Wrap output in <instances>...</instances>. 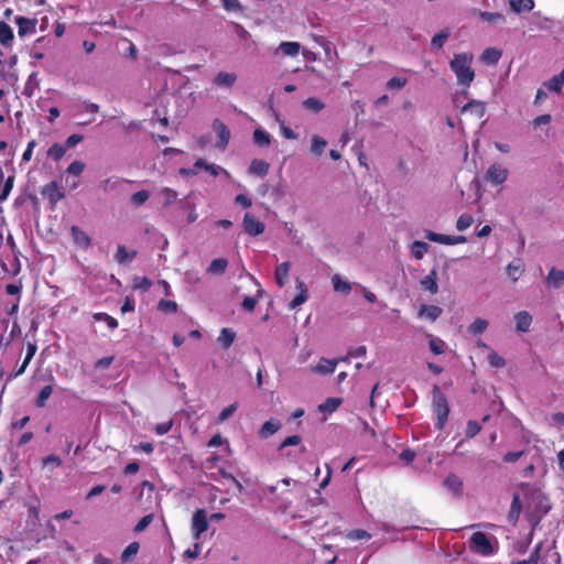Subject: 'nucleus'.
<instances>
[{
	"label": "nucleus",
	"instance_id": "f257e3e1",
	"mask_svg": "<svg viewBox=\"0 0 564 564\" xmlns=\"http://www.w3.org/2000/svg\"><path fill=\"white\" fill-rule=\"evenodd\" d=\"M474 55L470 52L455 53L449 61V68L456 77L459 87L469 88L475 79L473 68Z\"/></svg>",
	"mask_w": 564,
	"mask_h": 564
},
{
	"label": "nucleus",
	"instance_id": "f03ea898",
	"mask_svg": "<svg viewBox=\"0 0 564 564\" xmlns=\"http://www.w3.org/2000/svg\"><path fill=\"white\" fill-rule=\"evenodd\" d=\"M469 550L481 556H491L498 551V541L484 532H475L468 542Z\"/></svg>",
	"mask_w": 564,
	"mask_h": 564
},
{
	"label": "nucleus",
	"instance_id": "7ed1b4c3",
	"mask_svg": "<svg viewBox=\"0 0 564 564\" xmlns=\"http://www.w3.org/2000/svg\"><path fill=\"white\" fill-rule=\"evenodd\" d=\"M433 412L436 416L435 426L442 430L447 421L449 408L446 398L438 387L433 389Z\"/></svg>",
	"mask_w": 564,
	"mask_h": 564
},
{
	"label": "nucleus",
	"instance_id": "20e7f679",
	"mask_svg": "<svg viewBox=\"0 0 564 564\" xmlns=\"http://www.w3.org/2000/svg\"><path fill=\"white\" fill-rule=\"evenodd\" d=\"M208 529L207 512L204 509H197L192 518L191 531L193 538L198 541L202 534Z\"/></svg>",
	"mask_w": 564,
	"mask_h": 564
},
{
	"label": "nucleus",
	"instance_id": "39448f33",
	"mask_svg": "<svg viewBox=\"0 0 564 564\" xmlns=\"http://www.w3.org/2000/svg\"><path fill=\"white\" fill-rule=\"evenodd\" d=\"M508 175L509 171L507 167L502 166L500 163H494L488 167L485 178L492 185H501L507 181Z\"/></svg>",
	"mask_w": 564,
	"mask_h": 564
},
{
	"label": "nucleus",
	"instance_id": "423d86ee",
	"mask_svg": "<svg viewBox=\"0 0 564 564\" xmlns=\"http://www.w3.org/2000/svg\"><path fill=\"white\" fill-rule=\"evenodd\" d=\"M212 127L214 132L217 134L216 148L219 150H225L230 140V130L219 119H215Z\"/></svg>",
	"mask_w": 564,
	"mask_h": 564
},
{
	"label": "nucleus",
	"instance_id": "0eeeda50",
	"mask_svg": "<svg viewBox=\"0 0 564 564\" xmlns=\"http://www.w3.org/2000/svg\"><path fill=\"white\" fill-rule=\"evenodd\" d=\"M243 230L250 236H259L263 234L265 226L254 215L247 213L242 220Z\"/></svg>",
	"mask_w": 564,
	"mask_h": 564
},
{
	"label": "nucleus",
	"instance_id": "6e6552de",
	"mask_svg": "<svg viewBox=\"0 0 564 564\" xmlns=\"http://www.w3.org/2000/svg\"><path fill=\"white\" fill-rule=\"evenodd\" d=\"M15 23L18 25V33L20 36L34 34L36 31V20L28 19L24 17H17Z\"/></svg>",
	"mask_w": 564,
	"mask_h": 564
},
{
	"label": "nucleus",
	"instance_id": "1a4fd4ad",
	"mask_svg": "<svg viewBox=\"0 0 564 564\" xmlns=\"http://www.w3.org/2000/svg\"><path fill=\"white\" fill-rule=\"evenodd\" d=\"M42 194L52 203L55 204L64 198V193L61 191L56 182H51L42 189Z\"/></svg>",
	"mask_w": 564,
	"mask_h": 564
},
{
	"label": "nucleus",
	"instance_id": "9d476101",
	"mask_svg": "<svg viewBox=\"0 0 564 564\" xmlns=\"http://www.w3.org/2000/svg\"><path fill=\"white\" fill-rule=\"evenodd\" d=\"M516 329L519 333H527L532 324V316L527 311L518 312L514 315Z\"/></svg>",
	"mask_w": 564,
	"mask_h": 564
},
{
	"label": "nucleus",
	"instance_id": "9b49d317",
	"mask_svg": "<svg viewBox=\"0 0 564 564\" xmlns=\"http://www.w3.org/2000/svg\"><path fill=\"white\" fill-rule=\"evenodd\" d=\"M237 80L235 73L219 72L215 78L214 84L219 88H231Z\"/></svg>",
	"mask_w": 564,
	"mask_h": 564
},
{
	"label": "nucleus",
	"instance_id": "f8f14e48",
	"mask_svg": "<svg viewBox=\"0 0 564 564\" xmlns=\"http://www.w3.org/2000/svg\"><path fill=\"white\" fill-rule=\"evenodd\" d=\"M442 312L440 306L423 304L419 310V317L435 322L441 316Z\"/></svg>",
	"mask_w": 564,
	"mask_h": 564
},
{
	"label": "nucleus",
	"instance_id": "ddd939ff",
	"mask_svg": "<svg viewBox=\"0 0 564 564\" xmlns=\"http://www.w3.org/2000/svg\"><path fill=\"white\" fill-rule=\"evenodd\" d=\"M290 262L280 263L274 271V281L279 288H283L289 282Z\"/></svg>",
	"mask_w": 564,
	"mask_h": 564
},
{
	"label": "nucleus",
	"instance_id": "4468645a",
	"mask_svg": "<svg viewBox=\"0 0 564 564\" xmlns=\"http://www.w3.org/2000/svg\"><path fill=\"white\" fill-rule=\"evenodd\" d=\"M546 284L554 289H560L564 284V271L552 268L546 275Z\"/></svg>",
	"mask_w": 564,
	"mask_h": 564
},
{
	"label": "nucleus",
	"instance_id": "2eb2a0df",
	"mask_svg": "<svg viewBox=\"0 0 564 564\" xmlns=\"http://www.w3.org/2000/svg\"><path fill=\"white\" fill-rule=\"evenodd\" d=\"M478 17L488 22L491 25H501L506 23V17L499 12H488V11H476Z\"/></svg>",
	"mask_w": 564,
	"mask_h": 564
},
{
	"label": "nucleus",
	"instance_id": "dca6fc26",
	"mask_svg": "<svg viewBox=\"0 0 564 564\" xmlns=\"http://www.w3.org/2000/svg\"><path fill=\"white\" fill-rule=\"evenodd\" d=\"M70 234H72V238H73L74 242L77 246H79L84 249L89 248L91 241H90V238L88 237V235L84 230H82L77 226H73L70 229Z\"/></svg>",
	"mask_w": 564,
	"mask_h": 564
},
{
	"label": "nucleus",
	"instance_id": "f3484780",
	"mask_svg": "<svg viewBox=\"0 0 564 564\" xmlns=\"http://www.w3.org/2000/svg\"><path fill=\"white\" fill-rule=\"evenodd\" d=\"M507 274L508 276L513 281H518L521 274L524 272V264L521 259H514L511 261L507 268Z\"/></svg>",
	"mask_w": 564,
	"mask_h": 564
},
{
	"label": "nucleus",
	"instance_id": "a211bd4d",
	"mask_svg": "<svg viewBox=\"0 0 564 564\" xmlns=\"http://www.w3.org/2000/svg\"><path fill=\"white\" fill-rule=\"evenodd\" d=\"M338 360L322 358L318 364L313 368V371L321 375L333 373L336 369Z\"/></svg>",
	"mask_w": 564,
	"mask_h": 564
},
{
	"label": "nucleus",
	"instance_id": "6ab92c4d",
	"mask_svg": "<svg viewBox=\"0 0 564 564\" xmlns=\"http://www.w3.org/2000/svg\"><path fill=\"white\" fill-rule=\"evenodd\" d=\"M467 111L480 119L485 115L486 106L480 100H471L462 108V112Z\"/></svg>",
	"mask_w": 564,
	"mask_h": 564
},
{
	"label": "nucleus",
	"instance_id": "aec40b11",
	"mask_svg": "<svg viewBox=\"0 0 564 564\" xmlns=\"http://www.w3.org/2000/svg\"><path fill=\"white\" fill-rule=\"evenodd\" d=\"M501 57V51L495 47L486 48L480 55V62L487 65H496Z\"/></svg>",
	"mask_w": 564,
	"mask_h": 564
},
{
	"label": "nucleus",
	"instance_id": "412c9836",
	"mask_svg": "<svg viewBox=\"0 0 564 564\" xmlns=\"http://www.w3.org/2000/svg\"><path fill=\"white\" fill-rule=\"evenodd\" d=\"M421 285L424 290L430 291L432 294L438 292L437 273L432 270L426 276L421 280Z\"/></svg>",
	"mask_w": 564,
	"mask_h": 564
},
{
	"label": "nucleus",
	"instance_id": "4be33fe9",
	"mask_svg": "<svg viewBox=\"0 0 564 564\" xmlns=\"http://www.w3.org/2000/svg\"><path fill=\"white\" fill-rule=\"evenodd\" d=\"M39 507L37 506H29L28 508V519H26V529L31 532L35 531L40 525V517H39Z\"/></svg>",
	"mask_w": 564,
	"mask_h": 564
},
{
	"label": "nucleus",
	"instance_id": "5701e85b",
	"mask_svg": "<svg viewBox=\"0 0 564 564\" xmlns=\"http://www.w3.org/2000/svg\"><path fill=\"white\" fill-rule=\"evenodd\" d=\"M281 429V424L279 421L269 420L264 422L259 430V435L262 438H268L271 435L275 434Z\"/></svg>",
	"mask_w": 564,
	"mask_h": 564
},
{
	"label": "nucleus",
	"instance_id": "b1692460",
	"mask_svg": "<svg viewBox=\"0 0 564 564\" xmlns=\"http://www.w3.org/2000/svg\"><path fill=\"white\" fill-rule=\"evenodd\" d=\"M270 164L263 160L254 159L250 163L249 173L258 176H264L268 174Z\"/></svg>",
	"mask_w": 564,
	"mask_h": 564
},
{
	"label": "nucleus",
	"instance_id": "393cba45",
	"mask_svg": "<svg viewBox=\"0 0 564 564\" xmlns=\"http://www.w3.org/2000/svg\"><path fill=\"white\" fill-rule=\"evenodd\" d=\"M509 7L514 13L529 12L534 8L533 0H510Z\"/></svg>",
	"mask_w": 564,
	"mask_h": 564
},
{
	"label": "nucleus",
	"instance_id": "a878e982",
	"mask_svg": "<svg viewBox=\"0 0 564 564\" xmlns=\"http://www.w3.org/2000/svg\"><path fill=\"white\" fill-rule=\"evenodd\" d=\"M424 235H425V238L430 241L442 243V245H447V246L454 245V236L442 235V234H437V232H434L431 230H425Z\"/></svg>",
	"mask_w": 564,
	"mask_h": 564
},
{
	"label": "nucleus",
	"instance_id": "bb28decb",
	"mask_svg": "<svg viewBox=\"0 0 564 564\" xmlns=\"http://www.w3.org/2000/svg\"><path fill=\"white\" fill-rule=\"evenodd\" d=\"M296 288L299 290V294L290 303V308L292 310L305 303L308 297L307 290L302 281H296Z\"/></svg>",
	"mask_w": 564,
	"mask_h": 564
},
{
	"label": "nucleus",
	"instance_id": "cd10ccee",
	"mask_svg": "<svg viewBox=\"0 0 564 564\" xmlns=\"http://www.w3.org/2000/svg\"><path fill=\"white\" fill-rule=\"evenodd\" d=\"M444 486L454 495H460L463 481L458 476L451 474L444 480Z\"/></svg>",
	"mask_w": 564,
	"mask_h": 564
},
{
	"label": "nucleus",
	"instance_id": "c85d7f7f",
	"mask_svg": "<svg viewBox=\"0 0 564 564\" xmlns=\"http://www.w3.org/2000/svg\"><path fill=\"white\" fill-rule=\"evenodd\" d=\"M429 248L426 242L416 240L411 243L410 252L414 259L421 260L427 253Z\"/></svg>",
	"mask_w": 564,
	"mask_h": 564
},
{
	"label": "nucleus",
	"instance_id": "c756f323",
	"mask_svg": "<svg viewBox=\"0 0 564 564\" xmlns=\"http://www.w3.org/2000/svg\"><path fill=\"white\" fill-rule=\"evenodd\" d=\"M332 284L336 292L348 294L351 291V283L343 280L338 273L332 276Z\"/></svg>",
	"mask_w": 564,
	"mask_h": 564
},
{
	"label": "nucleus",
	"instance_id": "7c9ffc66",
	"mask_svg": "<svg viewBox=\"0 0 564 564\" xmlns=\"http://www.w3.org/2000/svg\"><path fill=\"white\" fill-rule=\"evenodd\" d=\"M228 267V261L224 258L214 259L207 268V272L213 275L223 274Z\"/></svg>",
	"mask_w": 564,
	"mask_h": 564
},
{
	"label": "nucleus",
	"instance_id": "2f4dec72",
	"mask_svg": "<svg viewBox=\"0 0 564 564\" xmlns=\"http://www.w3.org/2000/svg\"><path fill=\"white\" fill-rule=\"evenodd\" d=\"M521 509H522V505H521V501H520V497H519L518 494H516L513 496V499H512V502H511V506H510V510H509V513H508L509 521L512 524L517 523V521L519 519V516H520V512H521Z\"/></svg>",
	"mask_w": 564,
	"mask_h": 564
},
{
	"label": "nucleus",
	"instance_id": "473e14b6",
	"mask_svg": "<svg viewBox=\"0 0 564 564\" xmlns=\"http://www.w3.org/2000/svg\"><path fill=\"white\" fill-rule=\"evenodd\" d=\"M135 251H128L124 246L120 245L117 248L115 259L118 263H129L135 258Z\"/></svg>",
	"mask_w": 564,
	"mask_h": 564
},
{
	"label": "nucleus",
	"instance_id": "72a5a7b5",
	"mask_svg": "<svg viewBox=\"0 0 564 564\" xmlns=\"http://www.w3.org/2000/svg\"><path fill=\"white\" fill-rule=\"evenodd\" d=\"M341 402L343 400L340 398H328L318 405V411L328 414L333 413L339 408Z\"/></svg>",
	"mask_w": 564,
	"mask_h": 564
},
{
	"label": "nucleus",
	"instance_id": "f704fd0d",
	"mask_svg": "<svg viewBox=\"0 0 564 564\" xmlns=\"http://www.w3.org/2000/svg\"><path fill=\"white\" fill-rule=\"evenodd\" d=\"M236 338V333L230 328H223L217 338L218 343L225 348H229Z\"/></svg>",
	"mask_w": 564,
	"mask_h": 564
},
{
	"label": "nucleus",
	"instance_id": "c9c22d12",
	"mask_svg": "<svg viewBox=\"0 0 564 564\" xmlns=\"http://www.w3.org/2000/svg\"><path fill=\"white\" fill-rule=\"evenodd\" d=\"M279 50L283 55L294 57L300 53L301 44L299 42H282Z\"/></svg>",
	"mask_w": 564,
	"mask_h": 564
},
{
	"label": "nucleus",
	"instance_id": "e433bc0d",
	"mask_svg": "<svg viewBox=\"0 0 564 564\" xmlns=\"http://www.w3.org/2000/svg\"><path fill=\"white\" fill-rule=\"evenodd\" d=\"M13 40V30L12 28L6 23L0 22V43L4 46H8Z\"/></svg>",
	"mask_w": 564,
	"mask_h": 564
},
{
	"label": "nucleus",
	"instance_id": "4c0bfd02",
	"mask_svg": "<svg viewBox=\"0 0 564 564\" xmlns=\"http://www.w3.org/2000/svg\"><path fill=\"white\" fill-rule=\"evenodd\" d=\"M303 107L314 113H318L325 108V104L315 97H310L303 101Z\"/></svg>",
	"mask_w": 564,
	"mask_h": 564
},
{
	"label": "nucleus",
	"instance_id": "58836bf2",
	"mask_svg": "<svg viewBox=\"0 0 564 564\" xmlns=\"http://www.w3.org/2000/svg\"><path fill=\"white\" fill-rule=\"evenodd\" d=\"M197 166H204V170L206 172H208L210 175L213 176H217L219 175L220 173H224L226 176H229V173L228 171H226L225 169H223L221 166L219 165H216V164H209L207 163L205 160L203 159H199L197 160Z\"/></svg>",
	"mask_w": 564,
	"mask_h": 564
},
{
	"label": "nucleus",
	"instance_id": "ea45409f",
	"mask_svg": "<svg viewBox=\"0 0 564 564\" xmlns=\"http://www.w3.org/2000/svg\"><path fill=\"white\" fill-rule=\"evenodd\" d=\"M327 145V141L317 134L311 139V152L315 155H321Z\"/></svg>",
	"mask_w": 564,
	"mask_h": 564
},
{
	"label": "nucleus",
	"instance_id": "a19ab883",
	"mask_svg": "<svg viewBox=\"0 0 564 564\" xmlns=\"http://www.w3.org/2000/svg\"><path fill=\"white\" fill-rule=\"evenodd\" d=\"M253 141L259 147H269L271 142V135L262 129H256L253 132Z\"/></svg>",
	"mask_w": 564,
	"mask_h": 564
},
{
	"label": "nucleus",
	"instance_id": "79ce46f5",
	"mask_svg": "<svg viewBox=\"0 0 564 564\" xmlns=\"http://www.w3.org/2000/svg\"><path fill=\"white\" fill-rule=\"evenodd\" d=\"M449 35L451 31L448 29H444L440 33L435 34L431 40L432 47L442 48L448 40Z\"/></svg>",
	"mask_w": 564,
	"mask_h": 564
},
{
	"label": "nucleus",
	"instance_id": "37998d69",
	"mask_svg": "<svg viewBox=\"0 0 564 564\" xmlns=\"http://www.w3.org/2000/svg\"><path fill=\"white\" fill-rule=\"evenodd\" d=\"M564 83L561 80V78L555 75L553 76L551 79L544 82L543 86L552 91V93H556V94H560L561 90H562V87H563Z\"/></svg>",
	"mask_w": 564,
	"mask_h": 564
},
{
	"label": "nucleus",
	"instance_id": "c03bdc74",
	"mask_svg": "<svg viewBox=\"0 0 564 564\" xmlns=\"http://www.w3.org/2000/svg\"><path fill=\"white\" fill-rule=\"evenodd\" d=\"M140 544L138 542H131L122 552L121 561L129 562L139 552Z\"/></svg>",
	"mask_w": 564,
	"mask_h": 564
},
{
	"label": "nucleus",
	"instance_id": "a18cd8bd",
	"mask_svg": "<svg viewBox=\"0 0 564 564\" xmlns=\"http://www.w3.org/2000/svg\"><path fill=\"white\" fill-rule=\"evenodd\" d=\"M66 153V147L54 143L48 150L47 155L54 161H59Z\"/></svg>",
	"mask_w": 564,
	"mask_h": 564
},
{
	"label": "nucleus",
	"instance_id": "49530a36",
	"mask_svg": "<svg viewBox=\"0 0 564 564\" xmlns=\"http://www.w3.org/2000/svg\"><path fill=\"white\" fill-rule=\"evenodd\" d=\"M474 223V217L470 214H462L456 221V229L464 231L469 228Z\"/></svg>",
	"mask_w": 564,
	"mask_h": 564
},
{
	"label": "nucleus",
	"instance_id": "de8ad7c7",
	"mask_svg": "<svg viewBox=\"0 0 564 564\" xmlns=\"http://www.w3.org/2000/svg\"><path fill=\"white\" fill-rule=\"evenodd\" d=\"M408 84V78L406 77H392L390 78L387 84H386V87L390 90H400L402 89L405 85Z\"/></svg>",
	"mask_w": 564,
	"mask_h": 564
},
{
	"label": "nucleus",
	"instance_id": "09e8293b",
	"mask_svg": "<svg viewBox=\"0 0 564 564\" xmlns=\"http://www.w3.org/2000/svg\"><path fill=\"white\" fill-rule=\"evenodd\" d=\"M488 327V322L482 318H476L468 327L469 332L473 334H481Z\"/></svg>",
	"mask_w": 564,
	"mask_h": 564
},
{
	"label": "nucleus",
	"instance_id": "8fccbe9b",
	"mask_svg": "<svg viewBox=\"0 0 564 564\" xmlns=\"http://www.w3.org/2000/svg\"><path fill=\"white\" fill-rule=\"evenodd\" d=\"M150 197V193L148 191H139L131 196V204L135 207L143 205Z\"/></svg>",
	"mask_w": 564,
	"mask_h": 564
},
{
	"label": "nucleus",
	"instance_id": "3c124183",
	"mask_svg": "<svg viewBox=\"0 0 564 564\" xmlns=\"http://www.w3.org/2000/svg\"><path fill=\"white\" fill-rule=\"evenodd\" d=\"M160 195L163 198L165 205H171L177 199V193L169 187H163L160 191Z\"/></svg>",
	"mask_w": 564,
	"mask_h": 564
},
{
	"label": "nucleus",
	"instance_id": "603ef678",
	"mask_svg": "<svg viewBox=\"0 0 564 564\" xmlns=\"http://www.w3.org/2000/svg\"><path fill=\"white\" fill-rule=\"evenodd\" d=\"M94 319L107 323L110 329H116L118 327V321L112 316L108 315L107 313H96L94 315Z\"/></svg>",
	"mask_w": 564,
	"mask_h": 564
},
{
	"label": "nucleus",
	"instance_id": "864d4df0",
	"mask_svg": "<svg viewBox=\"0 0 564 564\" xmlns=\"http://www.w3.org/2000/svg\"><path fill=\"white\" fill-rule=\"evenodd\" d=\"M430 349L435 354V355H441L444 352L445 350V347H446V344L444 340H442L441 338H431L430 339Z\"/></svg>",
	"mask_w": 564,
	"mask_h": 564
},
{
	"label": "nucleus",
	"instance_id": "5fc2aeb1",
	"mask_svg": "<svg viewBox=\"0 0 564 564\" xmlns=\"http://www.w3.org/2000/svg\"><path fill=\"white\" fill-rule=\"evenodd\" d=\"M237 408H238L237 403H232V404L224 408L217 417V422L223 423V422L227 421L236 412Z\"/></svg>",
	"mask_w": 564,
	"mask_h": 564
},
{
	"label": "nucleus",
	"instance_id": "6e6d98bb",
	"mask_svg": "<svg viewBox=\"0 0 564 564\" xmlns=\"http://www.w3.org/2000/svg\"><path fill=\"white\" fill-rule=\"evenodd\" d=\"M52 392H53L52 386L43 387L39 393L37 399H36V405L40 408L44 406L46 400L51 397Z\"/></svg>",
	"mask_w": 564,
	"mask_h": 564
},
{
	"label": "nucleus",
	"instance_id": "4d7b16f0",
	"mask_svg": "<svg viewBox=\"0 0 564 564\" xmlns=\"http://www.w3.org/2000/svg\"><path fill=\"white\" fill-rule=\"evenodd\" d=\"M488 362L494 368H502L506 365L505 359L494 350L489 351Z\"/></svg>",
	"mask_w": 564,
	"mask_h": 564
},
{
	"label": "nucleus",
	"instance_id": "13d9d810",
	"mask_svg": "<svg viewBox=\"0 0 564 564\" xmlns=\"http://www.w3.org/2000/svg\"><path fill=\"white\" fill-rule=\"evenodd\" d=\"M158 307L164 313H175L177 311V303L170 300H161Z\"/></svg>",
	"mask_w": 564,
	"mask_h": 564
},
{
	"label": "nucleus",
	"instance_id": "bf43d9fd",
	"mask_svg": "<svg viewBox=\"0 0 564 564\" xmlns=\"http://www.w3.org/2000/svg\"><path fill=\"white\" fill-rule=\"evenodd\" d=\"M347 538L349 540H352V541H357V540H370L371 535L370 533H368L367 531L365 530H361V529H357V530H352V531H349L347 533Z\"/></svg>",
	"mask_w": 564,
	"mask_h": 564
},
{
	"label": "nucleus",
	"instance_id": "052dcab7",
	"mask_svg": "<svg viewBox=\"0 0 564 564\" xmlns=\"http://www.w3.org/2000/svg\"><path fill=\"white\" fill-rule=\"evenodd\" d=\"M220 1L223 4V8L226 11H231V12H241L242 11V6L238 0H220Z\"/></svg>",
	"mask_w": 564,
	"mask_h": 564
},
{
	"label": "nucleus",
	"instance_id": "680f3d73",
	"mask_svg": "<svg viewBox=\"0 0 564 564\" xmlns=\"http://www.w3.org/2000/svg\"><path fill=\"white\" fill-rule=\"evenodd\" d=\"M154 516L152 513L144 516L134 527V531L140 533L144 531L153 521Z\"/></svg>",
	"mask_w": 564,
	"mask_h": 564
},
{
	"label": "nucleus",
	"instance_id": "e2e57ef3",
	"mask_svg": "<svg viewBox=\"0 0 564 564\" xmlns=\"http://www.w3.org/2000/svg\"><path fill=\"white\" fill-rule=\"evenodd\" d=\"M85 170V164L82 161H74L67 167V173L74 176L80 175Z\"/></svg>",
	"mask_w": 564,
	"mask_h": 564
},
{
	"label": "nucleus",
	"instance_id": "0e129e2a",
	"mask_svg": "<svg viewBox=\"0 0 564 564\" xmlns=\"http://www.w3.org/2000/svg\"><path fill=\"white\" fill-rule=\"evenodd\" d=\"M481 430L480 424L477 421H469L466 426V436L467 437H474L476 436Z\"/></svg>",
	"mask_w": 564,
	"mask_h": 564
},
{
	"label": "nucleus",
	"instance_id": "69168bd1",
	"mask_svg": "<svg viewBox=\"0 0 564 564\" xmlns=\"http://www.w3.org/2000/svg\"><path fill=\"white\" fill-rule=\"evenodd\" d=\"M200 170H204V166H197V161L194 163L193 167H182L180 169L178 173L182 175V176H194V175H197L199 173Z\"/></svg>",
	"mask_w": 564,
	"mask_h": 564
},
{
	"label": "nucleus",
	"instance_id": "338daca9",
	"mask_svg": "<svg viewBox=\"0 0 564 564\" xmlns=\"http://www.w3.org/2000/svg\"><path fill=\"white\" fill-rule=\"evenodd\" d=\"M301 443V437L299 435H292L286 437L280 445L279 449H283L286 446H296Z\"/></svg>",
	"mask_w": 564,
	"mask_h": 564
},
{
	"label": "nucleus",
	"instance_id": "774afa93",
	"mask_svg": "<svg viewBox=\"0 0 564 564\" xmlns=\"http://www.w3.org/2000/svg\"><path fill=\"white\" fill-rule=\"evenodd\" d=\"M42 463H43V466L52 465L54 467H58V466H61L62 460L56 455H48L45 458H43Z\"/></svg>",
	"mask_w": 564,
	"mask_h": 564
}]
</instances>
